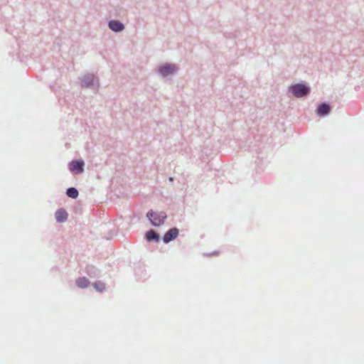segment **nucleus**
<instances>
[{
	"mask_svg": "<svg viewBox=\"0 0 364 364\" xmlns=\"http://www.w3.org/2000/svg\"><path fill=\"white\" fill-rule=\"evenodd\" d=\"M147 217L150 220L151 224L154 226H159L164 223V220L166 218L165 213H154L152 211L148 212Z\"/></svg>",
	"mask_w": 364,
	"mask_h": 364,
	"instance_id": "1",
	"label": "nucleus"
},
{
	"mask_svg": "<svg viewBox=\"0 0 364 364\" xmlns=\"http://www.w3.org/2000/svg\"><path fill=\"white\" fill-rule=\"evenodd\" d=\"M289 90L295 97H301L309 93V88L302 84H296L290 87Z\"/></svg>",
	"mask_w": 364,
	"mask_h": 364,
	"instance_id": "2",
	"label": "nucleus"
},
{
	"mask_svg": "<svg viewBox=\"0 0 364 364\" xmlns=\"http://www.w3.org/2000/svg\"><path fill=\"white\" fill-rule=\"evenodd\" d=\"M84 162L82 161H73L70 164V170L78 174L83 171Z\"/></svg>",
	"mask_w": 364,
	"mask_h": 364,
	"instance_id": "3",
	"label": "nucleus"
},
{
	"mask_svg": "<svg viewBox=\"0 0 364 364\" xmlns=\"http://www.w3.org/2000/svg\"><path fill=\"white\" fill-rule=\"evenodd\" d=\"M178 235V230L176 228L170 229L164 236L163 240L164 242H169L170 241L176 238Z\"/></svg>",
	"mask_w": 364,
	"mask_h": 364,
	"instance_id": "4",
	"label": "nucleus"
},
{
	"mask_svg": "<svg viewBox=\"0 0 364 364\" xmlns=\"http://www.w3.org/2000/svg\"><path fill=\"white\" fill-rule=\"evenodd\" d=\"M175 70H176L175 65H163L159 70L160 74L164 77H166V76L168 75L169 74H172Z\"/></svg>",
	"mask_w": 364,
	"mask_h": 364,
	"instance_id": "5",
	"label": "nucleus"
},
{
	"mask_svg": "<svg viewBox=\"0 0 364 364\" xmlns=\"http://www.w3.org/2000/svg\"><path fill=\"white\" fill-rule=\"evenodd\" d=\"M55 217L58 223L65 222L68 219V214L64 209H58L55 213Z\"/></svg>",
	"mask_w": 364,
	"mask_h": 364,
	"instance_id": "6",
	"label": "nucleus"
},
{
	"mask_svg": "<svg viewBox=\"0 0 364 364\" xmlns=\"http://www.w3.org/2000/svg\"><path fill=\"white\" fill-rule=\"evenodd\" d=\"M109 27L114 31H120L124 29V25L117 21H111L109 23Z\"/></svg>",
	"mask_w": 364,
	"mask_h": 364,
	"instance_id": "7",
	"label": "nucleus"
},
{
	"mask_svg": "<svg viewBox=\"0 0 364 364\" xmlns=\"http://www.w3.org/2000/svg\"><path fill=\"white\" fill-rule=\"evenodd\" d=\"M330 107L326 104H321L317 109L318 114L323 116L328 113Z\"/></svg>",
	"mask_w": 364,
	"mask_h": 364,
	"instance_id": "8",
	"label": "nucleus"
},
{
	"mask_svg": "<svg viewBox=\"0 0 364 364\" xmlns=\"http://www.w3.org/2000/svg\"><path fill=\"white\" fill-rule=\"evenodd\" d=\"M76 284L80 288H86L89 286L90 282L85 277H80L76 280Z\"/></svg>",
	"mask_w": 364,
	"mask_h": 364,
	"instance_id": "9",
	"label": "nucleus"
},
{
	"mask_svg": "<svg viewBox=\"0 0 364 364\" xmlns=\"http://www.w3.org/2000/svg\"><path fill=\"white\" fill-rule=\"evenodd\" d=\"M67 195L72 198H76L78 196V191L75 188H69L67 190Z\"/></svg>",
	"mask_w": 364,
	"mask_h": 364,
	"instance_id": "10",
	"label": "nucleus"
},
{
	"mask_svg": "<svg viewBox=\"0 0 364 364\" xmlns=\"http://www.w3.org/2000/svg\"><path fill=\"white\" fill-rule=\"evenodd\" d=\"M146 238L150 241L155 239L157 240L159 237L154 230H150L146 233Z\"/></svg>",
	"mask_w": 364,
	"mask_h": 364,
	"instance_id": "11",
	"label": "nucleus"
},
{
	"mask_svg": "<svg viewBox=\"0 0 364 364\" xmlns=\"http://www.w3.org/2000/svg\"><path fill=\"white\" fill-rule=\"evenodd\" d=\"M94 287L99 291H102L105 289V284L101 282H95Z\"/></svg>",
	"mask_w": 364,
	"mask_h": 364,
	"instance_id": "12",
	"label": "nucleus"
},
{
	"mask_svg": "<svg viewBox=\"0 0 364 364\" xmlns=\"http://www.w3.org/2000/svg\"><path fill=\"white\" fill-rule=\"evenodd\" d=\"M92 80V77H85V79L82 80V86L87 87Z\"/></svg>",
	"mask_w": 364,
	"mask_h": 364,
	"instance_id": "13",
	"label": "nucleus"
}]
</instances>
